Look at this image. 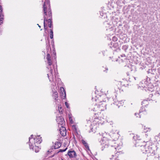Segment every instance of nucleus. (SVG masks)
I'll return each instance as SVG.
<instances>
[{"label":"nucleus","mask_w":160,"mask_h":160,"mask_svg":"<svg viewBox=\"0 0 160 160\" xmlns=\"http://www.w3.org/2000/svg\"><path fill=\"white\" fill-rule=\"evenodd\" d=\"M70 121V122H71L72 121V118L71 117H69Z\"/></svg>","instance_id":"40"},{"label":"nucleus","mask_w":160,"mask_h":160,"mask_svg":"<svg viewBox=\"0 0 160 160\" xmlns=\"http://www.w3.org/2000/svg\"><path fill=\"white\" fill-rule=\"evenodd\" d=\"M158 73L160 74V68L158 69Z\"/></svg>","instance_id":"38"},{"label":"nucleus","mask_w":160,"mask_h":160,"mask_svg":"<svg viewBox=\"0 0 160 160\" xmlns=\"http://www.w3.org/2000/svg\"><path fill=\"white\" fill-rule=\"evenodd\" d=\"M113 39L114 41H117V38L115 37H113Z\"/></svg>","instance_id":"33"},{"label":"nucleus","mask_w":160,"mask_h":160,"mask_svg":"<svg viewBox=\"0 0 160 160\" xmlns=\"http://www.w3.org/2000/svg\"><path fill=\"white\" fill-rule=\"evenodd\" d=\"M123 2L122 0H117L116 1V3L118 5H120Z\"/></svg>","instance_id":"24"},{"label":"nucleus","mask_w":160,"mask_h":160,"mask_svg":"<svg viewBox=\"0 0 160 160\" xmlns=\"http://www.w3.org/2000/svg\"><path fill=\"white\" fill-rule=\"evenodd\" d=\"M34 143H41L42 141V140L41 139V137H40L38 136L35 137L34 138Z\"/></svg>","instance_id":"11"},{"label":"nucleus","mask_w":160,"mask_h":160,"mask_svg":"<svg viewBox=\"0 0 160 160\" xmlns=\"http://www.w3.org/2000/svg\"><path fill=\"white\" fill-rule=\"evenodd\" d=\"M122 103H123V102L122 101H120L118 102V103L119 104H122Z\"/></svg>","instance_id":"37"},{"label":"nucleus","mask_w":160,"mask_h":160,"mask_svg":"<svg viewBox=\"0 0 160 160\" xmlns=\"http://www.w3.org/2000/svg\"><path fill=\"white\" fill-rule=\"evenodd\" d=\"M65 104L66 106V107L67 108H69V105H68V103L67 102H65Z\"/></svg>","instance_id":"34"},{"label":"nucleus","mask_w":160,"mask_h":160,"mask_svg":"<svg viewBox=\"0 0 160 160\" xmlns=\"http://www.w3.org/2000/svg\"><path fill=\"white\" fill-rule=\"evenodd\" d=\"M97 117L98 118V117H97V116H96V117L95 118H97Z\"/></svg>","instance_id":"42"},{"label":"nucleus","mask_w":160,"mask_h":160,"mask_svg":"<svg viewBox=\"0 0 160 160\" xmlns=\"http://www.w3.org/2000/svg\"><path fill=\"white\" fill-rule=\"evenodd\" d=\"M49 152V151H48V152Z\"/></svg>","instance_id":"47"},{"label":"nucleus","mask_w":160,"mask_h":160,"mask_svg":"<svg viewBox=\"0 0 160 160\" xmlns=\"http://www.w3.org/2000/svg\"><path fill=\"white\" fill-rule=\"evenodd\" d=\"M67 149V148H65L64 149H59L58 152H65V151H66V150Z\"/></svg>","instance_id":"29"},{"label":"nucleus","mask_w":160,"mask_h":160,"mask_svg":"<svg viewBox=\"0 0 160 160\" xmlns=\"http://www.w3.org/2000/svg\"><path fill=\"white\" fill-rule=\"evenodd\" d=\"M149 104L147 100H144L142 102V105L143 107L146 106L148 105Z\"/></svg>","instance_id":"17"},{"label":"nucleus","mask_w":160,"mask_h":160,"mask_svg":"<svg viewBox=\"0 0 160 160\" xmlns=\"http://www.w3.org/2000/svg\"><path fill=\"white\" fill-rule=\"evenodd\" d=\"M60 90H61V92H62V94H63V93H64L65 96H64V97H66V92H65V90L64 88H63L62 87H61L60 88Z\"/></svg>","instance_id":"20"},{"label":"nucleus","mask_w":160,"mask_h":160,"mask_svg":"<svg viewBox=\"0 0 160 160\" xmlns=\"http://www.w3.org/2000/svg\"><path fill=\"white\" fill-rule=\"evenodd\" d=\"M98 105L100 112L101 111L104 110L105 109H106V105L105 102H104V103H100Z\"/></svg>","instance_id":"10"},{"label":"nucleus","mask_w":160,"mask_h":160,"mask_svg":"<svg viewBox=\"0 0 160 160\" xmlns=\"http://www.w3.org/2000/svg\"><path fill=\"white\" fill-rule=\"evenodd\" d=\"M159 93L158 92H156L154 95L152 94H150L149 97L152 98L151 99L152 100H155L156 99H158L159 96Z\"/></svg>","instance_id":"9"},{"label":"nucleus","mask_w":160,"mask_h":160,"mask_svg":"<svg viewBox=\"0 0 160 160\" xmlns=\"http://www.w3.org/2000/svg\"><path fill=\"white\" fill-rule=\"evenodd\" d=\"M128 48V46L127 45H124L122 47V49L124 50L125 51H126Z\"/></svg>","instance_id":"25"},{"label":"nucleus","mask_w":160,"mask_h":160,"mask_svg":"<svg viewBox=\"0 0 160 160\" xmlns=\"http://www.w3.org/2000/svg\"><path fill=\"white\" fill-rule=\"evenodd\" d=\"M91 110H93L94 111L97 112V114L100 113L99 111V108L98 104H95L94 102L93 105H92L90 107Z\"/></svg>","instance_id":"4"},{"label":"nucleus","mask_w":160,"mask_h":160,"mask_svg":"<svg viewBox=\"0 0 160 160\" xmlns=\"http://www.w3.org/2000/svg\"><path fill=\"white\" fill-rule=\"evenodd\" d=\"M52 72H53L52 69H51V70H50V72H51V74L52 75Z\"/></svg>","instance_id":"39"},{"label":"nucleus","mask_w":160,"mask_h":160,"mask_svg":"<svg viewBox=\"0 0 160 160\" xmlns=\"http://www.w3.org/2000/svg\"><path fill=\"white\" fill-rule=\"evenodd\" d=\"M135 115L136 116V113H135Z\"/></svg>","instance_id":"45"},{"label":"nucleus","mask_w":160,"mask_h":160,"mask_svg":"<svg viewBox=\"0 0 160 160\" xmlns=\"http://www.w3.org/2000/svg\"><path fill=\"white\" fill-rule=\"evenodd\" d=\"M33 138V135H32L29 138V145L30 148H32V144H30L31 143V142L30 141V139H31V138Z\"/></svg>","instance_id":"22"},{"label":"nucleus","mask_w":160,"mask_h":160,"mask_svg":"<svg viewBox=\"0 0 160 160\" xmlns=\"http://www.w3.org/2000/svg\"><path fill=\"white\" fill-rule=\"evenodd\" d=\"M46 45L47 49H49V48L51 49L49 40V38H48L47 41H46Z\"/></svg>","instance_id":"16"},{"label":"nucleus","mask_w":160,"mask_h":160,"mask_svg":"<svg viewBox=\"0 0 160 160\" xmlns=\"http://www.w3.org/2000/svg\"><path fill=\"white\" fill-rule=\"evenodd\" d=\"M37 25H38V27H39L40 28L41 26H39V24H37Z\"/></svg>","instance_id":"41"},{"label":"nucleus","mask_w":160,"mask_h":160,"mask_svg":"<svg viewBox=\"0 0 160 160\" xmlns=\"http://www.w3.org/2000/svg\"><path fill=\"white\" fill-rule=\"evenodd\" d=\"M68 155L70 158H76L77 156L76 152L74 150L69 151Z\"/></svg>","instance_id":"7"},{"label":"nucleus","mask_w":160,"mask_h":160,"mask_svg":"<svg viewBox=\"0 0 160 160\" xmlns=\"http://www.w3.org/2000/svg\"><path fill=\"white\" fill-rule=\"evenodd\" d=\"M40 149V148L38 146H35L34 148L35 151L36 152H38L39 151Z\"/></svg>","instance_id":"23"},{"label":"nucleus","mask_w":160,"mask_h":160,"mask_svg":"<svg viewBox=\"0 0 160 160\" xmlns=\"http://www.w3.org/2000/svg\"><path fill=\"white\" fill-rule=\"evenodd\" d=\"M82 142L83 145L85 146L86 149H87L88 150H89L90 149L88 143L84 140H82Z\"/></svg>","instance_id":"15"},{"label":"nucleus","mask_w":160,"mask_h":160,"mask_svg":"<svg viewBox=\"0 0 160 160\" xmlns=\"http://www.w3.org/2000/svg\"><path fill=\"white\" fill-rule=\"evenodd\" d=\"M144 129L145 130V132H148L149 131H150V128H145V127H144Z\"/></svg>","instance_id":"28"},{"label":"nucleus","mask_w":160,"mask_h":160,"mask_svg":"<svg viewBox=\"0 0 160 160\" xmlns=\"http://www.w3.org/2000/svg\"><path fill=\"white\" fill-rule=\"evenodd\" d=\"M47 15H48V14H47ZM51 17H52V16ZM48 17L49 18H50L48 19V20H47V21H47L48 22V24L49 23H52V21L51 19L52 18V17H50L49 16H48Z\"/></svg>","instance_id":"27"},{"label":"nucleus","mask_w":160,"mask_h":160,"mask_svg":"<svg viewBox=\"0 0 160 160\" xmlns=\"http://www.w3.org/2000/svg\"><path fill=\"white\" fill-rule=\"evenodd\" d=\"M75 130H77V129H76V128H75Z\"/></svg>","instance_id":"46"},{"label":"nucleus","mask_w":160,"mask_h":160,"mask_svg":"<svg viewBox=\"0 0 160 160\" xmlns=\"http://www.w3.org/2000/svg\"><path fill=\"white\" fill-rule=\"evenodd\" d=\"M48 26V27L50 28H52V23H49V24Z\"/></svg>","instance_id":"35"},{"label":"nucleus","mask_w":160,"mask_h":160,"mask_svg":"<svg viewBox=\"0 0 160 160\" xmlns=\"http://www.w3.org/2000/svg\"><path fill=\"white\" fill-rule=\"evenodd\" d=\"M60 133L62 136H64L66 135V130L64 126H61L59 129Z\"/></svg>","instance_id":"8"},{"label":"nucleus","mask_w":160,"mask_h":160,"mask_svg":"<svg viewBox=\"0 0 160 160\" xmlns=\"http://www.w3.org/2000/svg\"><path fill=\"white\" fill-rule=\"evenodd\" d=\"M145 110L144 108L142 107L141 109L140 110V113L142 112H143L144 110Z\"/></svg>","instance_id":"31"},{"label":"nucleus","mask_w":160,"mask_h":160,"mask_svg":"<svg viewBox=\"0 0 160 160\" xmlns=\"http://www.w3.org/2000/svg\"><path fill=\"white\" fill-rule=\"evenodd\" d=\"M43 4V11L45 15H47V12L49 17L52 16L51 10L50 8V0H45Z\"/></svg>","instance_id":"3"},{"label":"nucleus","mask_w":160,"mask_h":160,"mask_svg":"<svg viewBox=\"0 0 160 160\" xmlns=\"http://www.w3.org/2000/svg\"><path fill=\"white\" fill-rule=\"evenodd\" d=\"M50 38L52 39L53 38V32L52 29H50Z\"/></svg>","instance_id":"21"},{"label":"nucleus","mask_w":160,"mask_h":160,"mask_svg":"<svg viewBox=\"0 0 160 160\" xmlns=\"http://www.w3.org/2000/svg\"><path fill=\"white\" fill-rule=\"evenodd\" d=\"M51 56L48 53L47 55L46 59L47 62L49 65L51 66L52 64V62L51 59Z\"/></svg>","instance_id":"12"},{"label":"nucleus","mask_w":160,"mask_h":160,"mask_svg":"<svg viewBox=\"0 0 160 160\" xmlns=\"http://www.w3.org/2000/svg\"><path fill=\"white\" fill-rule=\"evenodd\" d=\"M121 84L122 86H124L125 87H126L127 85L128 84H125L124 83V82H121Z\"/></svg>","instance_id":"32"},{"label":"nucleus","mask_w":160,"mask_h":160,"mask_svg":"<svg viewBox=\"0 0 160 160\" xmlns=\"http://www.w3.org/2000/svg\"><path fill=\"white\" fill-rule=\"evenodd\" d=\"M56 121L58 124L59 127L64 126L65 125V122L63 118L59 116L57 118Z\"/></svg>","instance_id":"5"},{"label":"nucleus","mask_w":160,"mask_h":160,"mask_svg":"<svg viewBox=\"0 0 160 160\" xmlns=\"http://www.w3.org/2000/svg\"><path fill=\"white\" fill-rule=\"evenodd\" d=\"M122 152L121 151H117V152L114 155H112L111 156V157L110 158V159L111 160H120L118 156Z\"/></svg>","instance_id":"6"},{"label":"nucleus","mask_w":160,"mask_h":160,"mask_svg":"<svg viewBox=\"0 0 160 160\" xmlns=\"http://www.w3.org/2000/svg\"><path fill=\"white\" fill-rule=\"evenodd\" d=\"M47 75H48V77H49V76H48V74H47Z\"/></svg>","instance_id":"43"},{"label":"nucleus","mask_w":160,"mask_h":160,"mask_svg":"<svg viewBox=\"0 0 160 160\" xmlns=\"http://www.w3.org/2000/svg\"><path fill=\"white\" fill-rule=\"evenodd\" d=\"M61 145V143L60 142H57L55 143L54 148L55 149L58 148L60 147Z\"/></svg>","instance_id":"14"},{"label":"nucleus","mask_w":160,"mask_h":160,"mask_svg":"<svg viewBox=\"0 0 160 160\" xmlns=\"http://www.w3.org/2000/svg\"><path fill=\"white\" fill-rule=\"evenodd\" d=\"M46 15H44L43 18H44V29L46 31L47 30V28L46 27V24L45 23V21H47V19L46 18V17L45 16Z\"/></svg>","instance_id":"19"},{"label":"nucleus","mask_w":160,"mask_h":160,"mask_svg":"<svg viewBox=\"0 0 160 160\" xmlns=\"http://www.w3.org/2000/svg\"><path fill=\"white\" fill-rule=\"evenodd\" d=\"M139 142L142 143V142L141 140H138L136 141L135 145L136 147H140V149L143 153L151 154V155H154L155 151V146L154 144L149 145L148 143L142 146L138 144Z\"/></svg>","instance_id":"1"},{"label":"nucleus","mask_w":160,"mask_h":160,"mask_svg":"<svg viewBox=\"0 0 160 160\" xmlns=\"http://www.w3.org/2000/svg\"><path fill=\"white\" fill-rule=\"evenodd\" d=\"M4 15L3 13L0 14V25H1L3 23V19Z\"/></svg>","instance_id":"18"},{"label":"nucleus","mask_w":160,"mask_h":160,"mask_svg":"<svg viewBox=\"0 0 160 160\" xmlns=\"http://www.w3.org/2000/svg\"><path fill=\"white\" fill-rule=\"evenodd\" d=\"M95 115H96V113H95Z\"/></svg>","instance_id":"44"},{"label":"nucleus","mask_w":160,"mask_h":160,"mask_svg":"<svg viewBox=\"0 0 160 160\" xmlns=\"http://www.w3.org/2000/svg\"><path fill=\"white\" fill-rule=\"evenodd\" d=\"M100 142L102 145L101 148L102 151L104 148H108L109 146L112 148L113 150H118L119 151V149L120 148H118L119 147H117V144L115 140H109L107 138L105 137L102 138Z\"/></svg>","instance_id":"2"},{"label":"nucleus","mask_w":160,"mask_h":160,"mask_svg":"<svg viewBox=\"0 0 160 160\" xmlns=\"http://www.w3.org/2000/svg\"><path fill=\"white\" fill-rule=\"evenodd\" d=\"M52 97L54 99V100L56 101H57L58 99V93L57 92L55 91L54 92H53V95H52Z\"/></svg>","instance_id":"13"},{"label":"nucleus","mask_w":160,"mask_h":160,"mask_svg":"<svg viewBox=\"0 0 160 160\" xmlns=\"http://www.w3.org/2000/svg\"><path fill=\"white\" fill-rule=\"evenodd\" d=\"M3 9L2 6L0 5V14L2 13Z\"/></svg>","instance_id":"30"},{"label":"nucleus","mask_w":160,"mask_h":160,"mask_svg":"<svg viewBox=\"0 0 160 160\" xmlns=\"http://www.w3.org/2000/svg\"><path fill=\"white\" fill-rule=\"evenodd\" d=\"M136 137H137V136H134L133 137V139H134L136 141L137 140H138V139H136ZM139 140L141 141V140ZM141 141L142 142V143H141L139 142V143H138V144H139V145H142V146H143L144 145H142V143H143V142H142V140H141Z\"/></svg>","instance_id":"26"},{"label":"nucleus","mask_w":160,"mask_h":160,"mask_svg":"<svg viewBox=\"0 0 160 160\" xmlns=\"http://www.w3.org/2000/svg\"><path fill=\"white\" fill-rule=\"evenodd\" d=\"M105 70H103L104 72H107V71L108 70V68L107 67H105Z\"/></svg>","instance_id":"36"}]
</instances>
